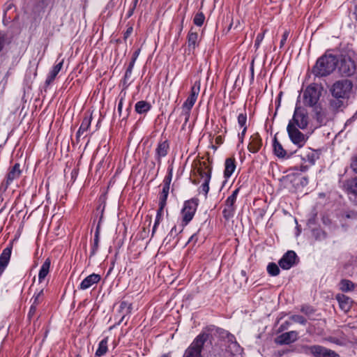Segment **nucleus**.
I'll list each match as a JSON object with an SVG mask.
<instances>
[{"label": "nucleus", "instance_id": "1", "mask_svg": "<svg viewBox=\"0 0 357 357\" xmlns=\"http://www.w3.org/2000/svg\"><path fill=\"white\" fill-rule=\"evenodd\" d=\"M338 61L336 56L326 54L317 59L312 68V73L317 77L329 75L337 66Z\"/></svg>", "mask_w": 357, "mask_h": 357}, {"label": "nucleus", "instance_id": "2", "mask_svg": "<svg viewBox=\"0 0 357 357\" xmlns=\"http://www.w3.org/2000/svg\"><path fill=\"white\" fill-rule=\"evenodd\" d=\"M353 83L349 79H340L336 81L331 86L330 91L336 98H347L352 92Z\"/></svg>", "mask_w": 357, "mask_h": 357}, {"label": "nucleus", "instance_id": "3", "mask_svg": "<svg viewBox=\"0 0 357 357\" xmlns=\"http://www.w3.org/2000/svg\"><path fill=\"white\" fill-rule=\"evenodd\" d=\"M322 88L317 84L307 86L303 91V103L306 106L314 107L318 102L321 94Z\"/></svg>", "mask_w": 357, "mask_h": 357}, {"label": "nucleus", "instance_id": "4", "mask_svg": "<svg viewBox=\"0 0 357 357\" xmlns=\"http://www.w3.org/2000/svg\"><path fill=\"white\" fill-rule=\"evenodd\" d=\"M197 172L203 180V183L199 188V192L203 193L206 197L209 190L211 169L206 162H199V167H197Z\"/></svg>", "mask_w": 357, "mask_h": 357}, {"label": "nucleus", "instance_id": "5", "mask_svg": "<svg viewBox=\"0 0 357 357\" xmlns=\"http://www.w3.org/2000/svg\"><path fill=\"white\" fill-rule=\"evenodd\" d=\"M337 68L342 76L351 77L356 75L357 77V66L349 56H342L339 59Z\"/></svg>", "mask_w": 357, "mask_h": 357}, {"label": "nucleus", "instance_id": "6", "mask_svg": "<svg viewBox=\"0 0 357 357\" xmlns=\"http://www.w3.org/2000/svg\"><path fill=\"white\" fill-rule=\"evenodd\" d=\"M207 338L206 334L199 335L187 348L183 357H202L201 352Z\"/></svg>", "mask_w": 357, "mask_h": 357}, {"label": "nucleus", "instance_id": "7", "mask_svg": "<svg viewBox=\"0 0 357 357\" xmlns=\"http://www.w3.org/2000/svg\"><path fill=\"white\" fill-rule=\"evenodd\" d=\"M302 351L314 357H340L335 351L321 345L303 346Z\"/></svg>", "mask_w": 357, "mask_h": 357}, {"label": "nucleus", "instance_id": "8", "mask_svg": "<svg viewBox=\"0 0 357 357\" xmlns=\"http://www.w3.org/2000/svg\"><path fill=\"white\" fill-rule=\"evenodd\" d=\"M308 115L305 109L296 105L294 110L293 118L289 122H292L294 126H297L300 129L304 130L308 125Z\"/></svg>", "mask_w": 357, "mask_h": 357}, {"label": "nucleus", "instance_id": "9", "mask_svg": "<svg viewBox=\"0 0 357 357\" xmlns=\"http://www.w3.org/2000/svg\"><path fill=\"white\" fill-rule=\"evenodd\" d=\"M287 130L291 141L294 144L298 147L304 146L308 137L299 131L292 122H289Z\"/></svg>", "mask_w": 357, "mask_h": 357}, {"label": "nucleus", "instance_id": "10", "mask_svg": "<svg viewBox=\"0 0 357 357\" xmlns=\"http://www.w3.org/2000/svg\"><path fill=\"white\" fill-rule=\"evenodd\" d=\"M198 206V200L197 199H192L188 200L184 204V207L182 209V220L185 225L192 219L196 212Z\"/></svg>", "mask_w": 357, "mask_h": 357}, {"label": "nucleus", "instance_id": "11", "mask_svg": "<svg viewBox=\"0 0 357 357\" xmlns=\"http://www.w3.org/2000/svg\"><path fill=\"white\" fill-rule=\"evenodd\" d=\"M22 171L19 163H16L7 174L5 180L1 184L2 188L7 189L13 181L17 179L21 176Z\"/></svg>", "mask_w": 357, "mask_h": 357}, {"label": "nucleus", "instance_id": "12", "mask_svg": "<svg viewBox=\"0 0 357 357\" xmlns=\"http://www.w3.org/2000/svg\"><path fill=\"white\" fill-rule=\"evenodd\" d=\"M296 254L292 251L286 252L279 261L280 266L285 270L289 269L296 264Z\"/></svg>", "mask_w": 357, "mask_h": 357}, {"label": "nucleus", "instance_id": "13", "mask_svg": "<svg viewBox=\"0 0 357 357\" xmlns=\"http://www.w3.org/2000/svg\"><path fill=\"white\" fill-rule=\"evenodd\" d=\"M12 250L13 243H10L9 245L3 250L0 255V275L3 273L10 261Z\"/></svg>", "mask_w": 357, "mask_h": 357}, {"label": "nucleus", "instance_id": "14", "mask_svg": "<svg viewBox=\"0 0 357 357\" xmlns=\"http://www.w3.org/2000/svg\"><path fill=\"white\" fill-rule=\"evenodd\" d=\"M298 334L295 331L284 333L278 336L275 342L279 344H289L297 340Z\"/></svg>", "mask_w": 357, "mask_h": 357}, {"label": "nucleus", "instance_id": "15", "mask_svg": "<svg viewBox=\"0 0 357 357\" xmlns=\"http://www.w3.org/2000/svg\"><path fill=\"white\" fill-rule=\"evenodd\" d=\"M100 275L96 273H92L85 278L79 284V289L86 290L93 284H97L100 280Z\"/></svg>", "mask_w": 357, "mask_h": 357}, {"label": "nucleus", "instance_id": "16", "mask_svg": "<svg viewBox=\"0 0 357 357\" xmlns=\"http://www.w3.org/2000/svg\"><path fill=\"white\" fill-rule=\"evenodd\" d=\"M188 50L193 51L199 45V35L197 31H194L193 28L190 30L188 36Z\"/></svg>", "mask_w": 357, "mask_h": 357}, {"label": "nucleus", "instance_id": "17", "mask_svg": "<svg viewBox=\"0 0 357 357\" xmlns=\"http://www.w3.org/2000/svg\"><path fill=\"white\" fill-rule=\"evenodd\" d=\"M261 146V139L259 135L256 133L251 136L250 142L248 144V149L252 153H257Z\"/></svg>", "mask_w": 357, "mask_h": 357}, {"label": "nucleus", "instance_id": "18", "mask_svg": "<svg viewBox=\"0 0 357 357\" xmlns=\"http://www.w3.org/2000/svg\"><path fill=\"white\" fill-rule=\"evenodd\" d=\"M336 298L342 310L346 312L350 309L352 303L350 298L344 294H337Z\"/></svg>", "mask_w": 357, "mask_h": 357}, {"label": "nucleus", "instance_id": "19", "mask_svg": "<svg viewBox=\"0 0 357 357\" xmlns=\"http://www.w3.org/2000/svg\"><path fill=\"white\" fill-rule=\"evenodd\" d=\"M63 60L61 61L59 63H57L52 68V69L50 72V73L47 75V77L46 79V81H45L46 84L49 85L54 80L56 75L61 70V68L63 67Z\"/></svg>", "mask_w": 357, "mask_h": 357}, {"label": "nucleus", "instance_id": "20", "mask_svg": "<svg viewBox=\"0 0 357 357\" xmlns=\"http://www.w3.org/2000/svg\"><path fill=\"white\" fill-rule=\"evenodd\" d=\"M169 144L167 141L160 142L156 149V155L158 160L167 155L169 150Z\"/></svg>", "mask_w": 357, "mask_h": 357}, {"label": "nucleus", "instance_id": "21", "mask_svg": "<svg viewBox=\"0 0 357 357\" xmlns=\"http://www.w3.org/2000/svg\"><path fill=\"white\" fill-rule=\"evenodd\" d=\"M225 169L224 172L225 177L229 178L231 176L236 169L235 160L234 158H227L225 163Z\"/></svg>", "mask_w": 357, "mask_h": 357}, {"label": "nucleus", "instance_id": "22", "mask_svg": "<svg viewBox=\"0 0 357 357\" xmlns=\"http://www.w3.org/2000/svg\"><path fill=\"white\" fill-rule=\"evenodd\" d=\"M50 259L47 258L45 262L43 264L39 273H38V281L39 282H42L43 280L45 278V277L47 275L50 271Z\"/></svg>", "mask_w": 357, "mask_h": 357}, {"label": "nucleus", "instance_id": "23", "mask_svg": "<svg viewBox=\"0 0 357 357\" xmlns=\"http://www.w3.org/2000/svg\"><path fill=\"white\" fill-rule=\"evenodd\" d=\"M195 103V102L187 98L182 105V115L185 116V122H187L189 119L190 110Z\"/></svg>", "mask_w": 357, "mask_h": 357}, {"label": "nucleus", "instance_id": "24", "mask_svg": "<svg viewBox=\"0 0 357 357\" xmlns=\"http://www.w3.org/2000/svg\"><path fill=\"white\" fill-rule=\"evenodd\" d=\"M91 117L86 116L83 119L82 124L77 132V137H79L81 135H84L91 126Z\"/></svg>", "mask_w": 357, "mask_h": 357}, {"label": "nucleus", "instance_id": "25", "mask_svg": "<svg viewBox=\"0 0 357 357\" xmlns=\"http://www.w3.org/2000/svg\"><path fill=\"white\" fill-rule=\"evenodd\" d=\"M200 86H201L200 81H196L194 83L193 86L191 88L190 94L188 96V99H189L195 102H196L198 95L200 91Z\"/></svg>", "mask_w": 357, "mask_h": 357}, {"label": "nucleus", "instance_id": "26", "mask_svg": "<svg viewBox=\"0 0 357 357\" xmlns=\"http://www.w3.org/2000/svg\"><path fill=\"white\" fill-rule=\"evenodd\" d=\"M151 105L148 102L141 100L135 104V111L139 114H144L147 112L151 109Z\"/></svg>", "mask_w": 357, "mask_h": 357}, {"label": "nucleus", "instance_id": "27", "mask_svg": "<svg viewBox=\"0 0 357 357\" xmlns=\"http://www.w3.org/2000/svg\"><path fill=\"white\" fill-rule=\"evenodd\" d=\"M345 188L348 192L357 195V178L347 181Z\"/></svg>", "mask_w": 357, "mask_h": 357}, {"label": "nucleus", "instance_id": "28", "mask_svg": "<svg viewBox=\"0 0 357 357\" xmlns=\"http://www.w3.org/2000/svg\"><path fill=\"white\" fill-rule=\"evenodd\" d=\"M107 351V338H105L99 343L98 348L96 351V356L101 357Z\"/></svg>", "mask_w": 357, "mask_h": 357}, {"label": "nucleus", "instance_id": "29", "mask_svg": "<svg viewBox=\"0 0 357 357\" xmlns=\"http://www.w3.org/2000/svg\"><path fill=\"white\" fill-rule=\"evenodd\" d=\"M239 192V188L234 190L232 194L227 197L225 202V206L228 207H231L235 208L234 203L236 202L237 195Z\"/></svg>", "mask_w": 357, "mask_h": 357}, {"label": "nucleus", "instance_id": "30", "mask_svg": "<svg viewBox=\"0 0 357 357\" xmlns=\"http://www.w3.org/2000/svg\"><path fill=\"white\" fill-rule=\"evenodd\" d=\"M273 149L274 152L278 157L284 158L285 156L286 151L276 139H275L273 143Z\"/></svg>", "mask_w": 357, "mask_h": 357}, {"label": "nucleus", "instance_id": "31", "mask_svg": "<svg viewBox=\"0 0 357 357\" xmlns=\"http://www.w3.org/2000/svg\"><path fill=\"white\" fill-rule=\"evenodd\" d=\"M340 284V289L345 292L352 291L354 288V284L348 280H342Z\"/></svg>", "mask_w": 357, "mask_h": 357}, {"label": "nucleus", "instance_id": "32", "mask_svg": "<svg viewBox=\"0 0 357 357\" xmlns=\"http://www.w3.org/2000/svg\"><path fill=\"white\" fill-rule=\"evenodd\" d=\"M99 234H100L99 226H98V227L96 228V233H95L94 242H93V245L91 248L90 257L93 256L96 253V252L98 249Z\"/></svg>", "mask_w": 357, "mask_h": 357}, {"label": "nucleus", "instance_id": "33", "mask_svg": "<svg viewBox=\"0 0 357 357\" xmlns=\"http://www.w3.org/2000/svg\"><path fill=\"white\" fill-rule=\"evenodd\" d=\"M226 334H227L226 337L227 338V341L229 342H230L229 347L231 348L234 349L235 352H238L240 351V347L236 341L235 337L233 335L229 334L228 333H226Z\"/></svg>", "mask_w": 357, "mask_h": 357}, {"label": "nucleus", "instance_id": "34", "mask_svg": "<svg viewBox=\"0 0 357 357\" xmlns=\"http://www.w3.org/2000/svg\"><path fill=\"white\" fill-rule=\"evenodd\" d=\"M267 271L271 276H276L280 273V268L275 263H270L267 266Z\"/></svg>", "mask_w": 357, "mask_h": 357}, {"label": "nucleus", "instance_id": "35", "mask_svg": "<svg viewBox=\"0 0 357 357\" xmlns=\"http://www.w3.org/2000/svg\"><path fill=\"white\" fill-rule=\"evenodd\" d=\"M169 188H167V185H166V187L162 186V190L160 195V198H159V202H161L162 205L163 204V203L166 204L167 199V197L169 195Z\"/></svg>", "mask_w": 357, "mask_h": 357}, {"label": "nucleus", "instance_id": "36", "mask_svg": "<svg viewBox=\"0 0 357 357\" xmlns=\"http://www.w3.org/2000/svg\"><path fill=\"white\" fill-rule=\"evenodd\" d=\"M43 296V289H42L38 292L36 293L33 295V296L31 299V301H33L31 305H35L37 306L41 302Z\"/></svg>", "mask_w": 357, "mask_h": 357}, {"label": "nucleus", "instance_id": "37", "mask_svg": "<svg viewBox=\"0 0 357 357\" xmlns=\"http://www.w3.org/2000/svg\"><path fill=\"white\" fill-rule=\"evenodd\" d=\"M204 20H205V17H204V14L202 13H198L195 15V16L193 19V22L197 26H200L203 24Z\"/></svg>", "mask_w": 357, "mask_h": 357}, {"label": "nucleus", "instance_id": "38", "mask_svg": "<svg viewBox=\"0 0 357 357\" xmlns=\"http://www.w3.org/2000/svg\"><path fill=\"white\" fill-rule=\"evenodd\" d=\"M235 212V208L228 207L225 206V208H224L222 213L223 216L225 219L229 220L231 217L234 216Z\"/></svg>", "mask_w": 357, "mask_h": 357}, {"label": "nucleus", "instance_id": "39", "mask_svg": "<svg viewBox=\"0 0 357 357\" xmlns=\"http://www.w3.org/2000/svg\"><path fill=\"white\" fill-rule=\"evenodd\" d=\"M289 319L293 322L299 323L303 325L306 323V319L301 315H292L290 317Z\"/></svg>", "mask_w": 357, "mask_h": 357}, {"label": "nucleus", "instance_id": "40", "mask_svg": "<svg viewBox=\"0 0 357 357\" xmlns=\"http://www.w3.org/2000/svg\"><path fill=\"white\" fill-rule=\"evenodd\" d=\"M247 116L245 114H240L238 116V123L241 128L246 127Z\"/></svg>", "mask_w": 357, "mask_h": 357}, {"label": "nucleus", "instance_id": "41", "mask_svg": "<svg viewBox=\"0 0 357 357\" xmlns=\"http://www.w3.org/2000/svg\"><path fill=\"white\" fill-rule=\"evenodd\" d=\"M172 178V170H171V171H169V174L164 179L163 187H166V185H167V188H169Z\"/></svg>", "mask_w": 357, "mask_h": 357}, {"label": "nucleus", "instance_id": "42", "mask_svg": "<svg viewBox=\"0 0 357 357\" xmlns=\"http://www.w3.org/2000/svg\"><path fill=\"white\" fill-rule=\"evenodd\" d=\"M172 178V170H171V171H169V174L164 179L163 187H166V185H167V188H169Z\"/></svg>", "mask_w": 357, "mask_h": 357}, {"label": "nucleus", "instance_id": "43", "mask_svg": "<svg viewBox=\"0 0 357 357\" xmlns=\"http://www.w3.org/2000/svg\"><path fill=\"white\" fill-rule=\"evenodd\" d=\"M289 31H287L283 33L282 38L280 40V47H283L284 45L285 44V43L287 40V38L289 36Z\"/></svg>", "mask_w": 357, "mask_h": 357}, {"label": "nucleus", "instance_id": "44", "mask_svg": "<svg viewBox=\"0 0 357 357\" xmlns=\"http://www.w3.org/2000/svg\"><path fill=\"white\" fill-rule=\"evenodd\" d=\"M263 38H264V33H259L256 38L255 45L256 47H259V45H260Z\"/></svg>", "mask_w": 357, "mask_h": 357}, {"label": "nucleus", "instance_id": "45", "mask_svg": "<svg viewBox=\"0 0 357 357\" xmlns=\"http://www.w3.org/2000/svg\"><path fill=\"white\" fill-rule=\"evenodd\" d=\"M135 61V59H132V61L130 62V63L126 70V76H128V75L131 74L132 68L134 66Z\"/></svg>", "mask_w": 357, "mask_h": 357}, {"label": "nucleus", "instance_id": "46", "mask_svg": "<svg viewBox=\"0 0 357 357\" xmlns=\"http://www.w3.org/2000/svg\"><path fill=\"white\" fill-rule=\"evenodd\" d=\"M36 307L37 306L35 305H31L28 314L29 319H31L34 315L36 311Z\"/></svg>", "mask_w": 357, "mask_h": 357}, {"label": "nucleus", "instance_id": "47", "mask_svg": "<svg viewBox=\"0 0 357 357\" xmlns=\"http://www.w3.org/2000/svg\"><path fill=\"white\" fill-rule=\"evenodd\" d=\"M165 206H166V204L163 203V204L162 206V203L159 202V208L158 209L156 215H160L161 216H163V210H164V208L165 207Z\"/></svg>", "mask_w": 357, "mask_h": 357}, {"label": "nucleus", "instance_id": "48", "mask_svg": "<svg viewBox=\"0 0 357 357\" xmlns=\"http://www.w3.org/2000/svg\"><path fill=\"white\" fill-rule=\"evenodd\" d=\"M198 234H194L192 235V236L190 238L188 243H192L193 244H195L198 240Z\"/></svg>", "mask_w": 357, "mask_h": 357}, {"label": "nucleus", "instance_id": "49", "mask_svg": "<svg viewBox=\"0 0 357 357\" xmlns=\"http://www.w3.org/2000/svg\"><path fill=\"white\" fill-rule=\"evenodd\" d=\"M314 155L315 154L312 151H310V153L307 154L308 161L312 164L314 162Z\"/></svg>", "mask_w": 357, "mask_h": 357}, {"label": "nucleus", "instance_id": "50", "mask_svg": "<svg viewBox=\"0 0 357 357\" xmlns=\"http://www.w3.org/2000/svg\"><path fill=\"white\" fill-rule=\"evenodd\" d=\"M132 31L133 28L132 26H129L124 33V38L126 39L128 37H129L130 35L132 33Z\"/></svg>", "mask_w": 357, "mask_h": 357}, {"label": "nucleus", "instance_id": "51", "mask_svg": "<svg viewBox=\"0 0 357 357\" xmlns=\"http://www.w3.org/2000/svg\"><path fill=\"white\" fill-rule=\"evenodd\" d=\"M4 45V36L0 32V52Z\"/></svg>", "mask_w": 357, "mask_h": 357}, {"label": "nucleus", "instance_id": "52", "mask_svg": "<svg viewBox=\"0 0 357 357\" xmlns=\"http://www.w3.org/2000/svg\"><path fill=\"white\" fill-rule=\"evenodd\" d=\"M351 167L353 169V170L356 173H357V158H356L355 160H353V162H351Z\"/></svg>", "mask_w": 357, "mask_h": 357}, {"label": "nucleus", "instance_id": "53", "mask_svg": "<svg viewBox=\"0 0 357 357\" xmlns=\"http://www.w3.org/2000/svg\"><path fill=\"white\" fill-rule=\"evenodd\" d=\"M243 128L242 132H241V135H239V137H240V139H241V142L243 141V136L245 135V134L246 132L247 127H244V128Z\"/></svg>", "mask_w": 357, "mask_h": 357}, {"label": "nucleus", "instance_id": "54", "mask_svg": "<svg viewBox=\"0 0 357 357\" xmlns=\"http://www.w3.org/2000/svg\"><path fill=\"white\" fill-rule=\"evenodd\" d=\"M160 222L155 221L154 225L152 229V236L154 235V234L156 231L157 227L159 225Z\"/></svg>", "mask_w": 357, "mask_h": 357}, {"label": "nucleus", "instance_id": "55", "mask_svg": "<svg viewBox=\"0 0 357 357\" xmlns=\"http://www.w3.org/2000/svg\"><path fill=\"white\" fill-rule=\"evenodd\" d=\"M176 234H177L176 228V227H174L171 229V231H170V232H169V236H173L176 235Z\"/></svg>", "mask_w": 357, "mask_h": 357}, {"label": "nucleus", "instance_id": "56", "mask_svg": "<svg viewBox=\"0 0 357 357\" xmlns=\"http://www.w3.org/2000/svg\"><path fill=\"white\" fill-rule=\"evenodd\" d=\"M123 107V99L121 98L118 104V112L121 114Z\"/></svg>", "mask_w": 357, "mask_h": 357}, {"label": "nucleus", "instance_id": "57", "mask_svg": "<svg viewBox=\"0 0 357 357\" xmlns=\"http://www.w3.org/2000/svg\"><path fill=\"white\" fill-rule=\"evenodd\" d=\"M317 115L318 120H319L321 121V123H323L324 122V119L322 118V115L321 114V113L320 112H317Z\"/></svg>", "mask_w": 357, "mask_h": 357}, {"label": "nucleus", "instance_id": "58", "mask_svg": "<svg viewBox=\"0 0 357 357\" xmlns=\"http://www.w3.org/2000/svg\"><path fill=\"white\" fill-rule=\"evenodd\" d=\"M162 219V216H161L160 215H156L155 220V221L160 222Z\"/></svg>", "mask_w": 357, "mask_h": 357}, {"label": "nucleus", "instance_id": "59", "mask_svg": "<svg viewBox=\"0 0 357 357\" xmlns=\"http://www.w3.org/2000/svg\"><path fill=\"white\" fill-rule=\"evenodd\" d=\"M139 50H137L136 51L135 53H134V57L133 59H137V56L139 55Z\"/></svg>", "mask_w": 357, "mask_h": 357}, {"label": "nucleus", "instance_id": "60", "mask_svg": "<svg viewBox=\"0 0 357 357\" xmlns=\"http://www.w3.org/2000/svg\"><path fill=\"white\" fill-rule=\"evenodd\" d=\"M284 324L287 326H289L290 324V323L289 321H286L284 324H282L281 326V327H282L284 329L286 328V327L284 326Z\"/></svg>", "mask_w": 357, "mask_h": 357}, {"label": "nucleus", "instance_id": "61", "mask_svg": "<svg viewBox=\"0 0 357 357\" xmlns=\"http://www.w3.org/2000/svg\"><path fill=\"white\" fill-rule=\"evenodd\" d=\"M10 8H11V4H10V5L8 6L7 10L10 9Z\"/></svg>", "mask_w": 357, "mask_h": 357}, {"label": "nucleus", "instance_id": "62", "mask_svg": "<svg viewBox=\"0 0 357 357\" xmlns=\"http://www.w3.org/2000/svg\"><path fill=\"white\" fill-rule=\"evenodd\" d=\"M331 341L333 342V343H337V342L335 340H331Z\"/></svg>", "mask_w": 357, "mask_h": 357}, {"label": "nucleus", "instance_id": "63", "mask_svg": "<svg viewBox=\"0 0 357 357\" xmlns=\"http://www.w3.org/2000/svg\"><path fill=\"white\" fill-rule=\"evenodd\" d=\"M75 357H81V356H79V355H77Z\"/></svg>", "mask_w": 357, "mask_h": 357}]
</instances>
